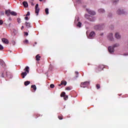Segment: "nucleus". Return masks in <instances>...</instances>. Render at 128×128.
I'll return each instance as SVG.
<instances>
[{
	"label": "nucleus",
	"mask_w": 128,
	"mask_h": 128,
	"mask_svg": "<svg viewBox=\"0 0 128 128\" xmlns=\"http://www.w3.org/2000/svg\"><path fill=\"white\" fill-rule=\"evenodd\" d=\"M4 13L3 12V13L2 14V15L4 16Z\"/></svg>",
	"instance_id": "51"
},
{
	"label": "nucleus",
	"mask_w": 128,
	"mask_h": 128,
	"mask_svg": "<svg viewBox=\"0 0 128 128\" xmlns=\"http://www.w3.org/2000/svg\"><path fill=\"white\" fill-rule=\"evenodd\" d=\"M8 20L11 21V20H12V18H10H10H8Z\"/></svg>",
	"instance_id": "47"
},
{
	"label": "nucleus",
	"mask_w": 128,
	"mask_h": 128,
	"mask_svg": "<svg viewBox=\"0 0 128 128\" xmlns=\"http://www.w3.org/2000/svg\"><path fill=\"white\" fill-rule=\"evenodd\" d=\"M107 38L108 40H110V42L114 41V34H112V33H108L107 35Z\"/></svg>",
	"instance_id": "7"
},
{
	"label": "nucleus",
	"mask_w": 128,
	"mask_h": 128,
	"mask_svg": "<svg viewBox=\"0 0 128 128\" xmlns=\"http://www.w3.org/2000/svg\"><path fill=\"white\" fill-rule=\"evenodd\" d=\"M34 44H38V43L36 42H35Z\"/></svg>",
	"instance_id": "54"
},
{
	"label": "nucleus",
	"mask_w": 128,
	"mask_h": 128,
	"mask_svg": "<svg viewBox=\"0 0 128 128\" xmlns=\"http://www.w3.org/2000/svg\"><path fill=\"white\" fill-rule=\"evenodd\" d=\"M75 74H78V72H75Z\"/></svg>",
	"instance_id": "46"
},
{
	"label": "nucleus",
	"mask_w": 128,
	"mask_h": 128,
	"mask_svg": "<svg viewBox=\"0 0 128 128\" xmlns=\"http://www.w3.org/2000/svg\"><path fill=\"white\" fill-rule=\"evenodd\" d=\"M85 18L87 20H88L90 22H94V20H96V18H94V17L92 16L87 14H85Z\"/></svg>",
	"instance_id": "6"
},
{
	"label": "nucleus",
	"mask_w": 128,
	"mask_h": 128,
	"mask_svg": "<svg viewBox=\"0 0 128 128\" xmlns=\"http://www.w3.org/2000/svg\"><path fill=\"white\" fill-rule=\"evenodd\" d=\"M0 65L2 66L4 68H6V64H4V62L2 60H0Z\"/></svg>",
	"instance_id": "13"
},
{
	"label": "nucleus",
	"mask_w": 128,
	"mask_h": 128,
	"mask_svg": "<svg viewBox=\"0 0 128 128\" xmlns=\"http://www.w3.org/2000/svg\"><path fill=\"white\" fill-rule=\"evenodd\" d=\"M31 4L32 6H34V4L32 2H31Z\"/></svg>",
	"instance_id": "44"
},
{
	"label": "nucleus",
	"mask_w": 128,
	"mask_h": 128,
	"mask_svg": "<svg viewBox=\"0 0 128 128\" xmlns=\"http://www.w3.org/2000/svg\"><path fill=\"white\" fill-rule=\"evenodd\" d=\"M115 38H116V40H120L122 36H120V34L118 32H116L115 34Z\"/></svg>",
	"instance_id": "11"
},
{
	"label": "nucleus",
	"mask_w": 128,
	"mask_h": 128,
	"mask_svg": "<svg viewBox=\"0 0 128 128\" xmlns=\"http://www.w3.org/2000/svg\"><path fill=\"white\" fill-rule=\"evenodd\" d=\"M104 32H102V33L100 34V36H104Z\"/></svg>",
	"instance_id": "39"
},
{
	"label": "nucleus",
	"mask_w": 128,
	"mask_h": 128,
	"mask_svg": "<svg viewBox=\"0 0 128 128\" xmlns=\"http://www.w3.org/2000/svg\"><path fill=\"white\" fill-rule=\"evenodd\" d=\"M40 2H42V0H39Z\"/></svg>",
	"instance_id": "53"
},
{
	"label": "nucleus",
	"mask_w": 128,
	"mask_h": 128,
	"mask_svg": "<svg viewBox=\"0 0 128 128\" xmlns=\"http://www.w3.org/2000/svg\"><path fill=\"white\" fill-rule=\"evenodd\" d=\"M68 96H66V97H64V100H68Z\"/></svg>",
	"instance_id": "34"
},
{
	"label": "nucleus",
	"mask_w": 128,
	"mask_h": 128,
	"mask_svg": "<svg viewBox=\"0 0 128 128\" xmlns=\"http://www.w3.org/2000/svg\"><path fill=\"white\" fill-rule=\"evenodd\" d=\"M76 26H78V28H82V22H78L76 24Z\"/></svg>",
	"instance_id": "21"
},
{
	"label": "nucleus",
	"mask_w": 128,
	"mask_h": 128,
	"mask_svg": "<svg viewBox=\"0 0 128 128\" xmlns=\"http://www.w3.org/2000/svg\"><path fill=\"white\" fill-rule=\"evenodd\" d=\"M5 14L7 16H10V14L11 16H17L18 14L16 12H10V10H6L5 12Z\"/></svg>",
	"instance_id": "4"
},
{
	"label": "nucleus",
	"mask_w": 128,
	"mask_h": 128,
	"mask_svg": "<svg viewBox=\"0 0 128 128\" xmlns=\"http://www.w3.org/2000/svg\"><path fill=\"white\" fill-rule=\"evenodd\" d=\"M96 88H97L98 90V88H100V84H98L96 85Z\"/></svg>",
	"instance_id": "36"
},
{
	"label": "nucleus",
	"mask_w": 128,
	"mask_h": 128,
	"mask_svg": "<svg viewBox=\"0 0 128 128\" xmlns=\"http://www.w3.org/2000/svg\"><path fill=\"white\" fill-rule=\"evenodd\" d=\"M72 87H70V86H68L66 88V90H72Z\"/></svg>",
	"instance_id": "29"
},
{
	"label": "nucleus",
	"mask_w": 128,
	"mask_h": 128,
	"mask_svg": "<svg viewBox=\"0 0 128 128\" xmlns=\"http://www.w3.org/2000/svg\"><path fill=\"white\" fill-rule=\"evenodd\" d=\"M26 26L28 28H32V26H30V22H26Z\"/></svg>",
	"instance_id": "18"
},
{
	"label": "nucleus",
	"mask_w": 128,
	"mask_h": 128,
	"mask_svg": "<svg viewBox=\"0 0 128 128\" xmlns=\"http://www.w3.org/2000/svg\"><path fill=\"white\" fill-rule=\"evenodd\" d=\"M17 20H18V24H20V18H18Z\"/></svg>",
	"instance_id": "31"
},
{
	"label": "nucleus",
	"mask_w": 128,
	"mask_h": 128,
	"mask_svg": "<svg viewBox=\"0 0 128 128\" xmlns=\"http://www.w3.org/2000/svg\"><path fill=\"white\" fill-rule=\"evenodd\" d=\"M4 48V46L0 44V50H2Z\"/></svg>",
	"instance_id": "37"
},
{
	"label": "nucleus",
	"mask_w": 128,
	"mask_h": 128,
	"mask_svg": "<svg viewBox=\"0 0 128 128\" xmlns=\"http://www.w3.org/2000/svg\"><path fill=\"white\" fill-rule=\"evenodd\" d=\"M36 58V60L38 61L40 60V54H37Z\"/></svg>",
	"instance_id": "20"
},
{
	"label": "nucleus",
	"mask_w": 128,
	"mask_h": 128,
	"mask_svg": "<svg viewBox=\"0 0 128 128\" xmlns=\"http://www.w3.org/2000/svg\"><path fill=\"white\" fill-rule=\"evenodd\" d=\"M31 88H34V92H36V85H32V86H31Z\"/></svg>",
	"instance_id": "23"
},
{
	"label": "nucleus",
	"mask_w": 128,
	"mask_h": 128,
	"mask_svg": "<svg viewBox=\"0 0 128 128\" xmlns=\"http://www.w3.org/2000/svg\"><path fill=\"white\" fill-rule=\"evenodd\" d=\"M86 10L89 14H90L91 16H96V12L94 11H92L90 9H86Z\"/></svg>",
	"instance_id": "9"
},
{
	"label": "nucleus",
	"mask_w": 128,
	"mask_h": 128,
	"mask_svg": "<svg viewBox=\"0 0 128 128\" xmlns=\"http://www.w3.org/2000/svg\"><path fill=\"white\" fill-rule=\"evenodd\" d=\"M12 78V76H10V78Z\"/></svg>",
	"instance_id": "50"
},
{
	"label": "nucleus",
	"mask_w": 128,
	"mask_h": 128,
	"mask_svg": "<svg viewBox=\"0 0 128 128\" xmlns=\"http://www.w3.org/2000/svg\"><path fill=\"white\" fill-rule=\"evenodd\" d=\"M2 42L4 44H8V39L5 38H2Z\"/></svg>",
	"instance_id": "15"
},
{
	"label": "nucleus",
	"mask_w": 128,
	"mask_h": 128,
	"mask_svg": "<svg viewBox=\"0 0 128 128\" xmlns=\"http://www.w3.org/2000/svg\"><path fill=\"white\" fill-rule=\"evenodd\" d=\"M96 36V33H94V32H92L89 35V38H94Z\"/></svg>",
	"instance_id": "12"
},
{
	"label": "nucleus",
	"mask_w": 128,
	"mask_h": 128,
	"mask_svg": "<svg viewBox=\"0 0 128 128\" xmlns=\"http://www.w3.org/2000/svg\"><path fill=\"white\" fill-rule=\"evenodd\" d=\"M90 84L89 82H82L80 84L81 88H86Z\"/></svg>",
	"instance_id": "8"
},
{
	"label": "nucleus",
	"mask_w": 128,
	"mask_h": 128,
	"mask_svg": "<svg viewBox=\"0 0 128 128\" xmlns=\"http://www.w3.org/2000/svg\"><path fill=\"white\" fill-rule=\"evenodd\" d=\"M124 56H128V54H124Z\"/></svg>",
	"instance_id": "49"
},
{
	"label": "nucleus",
	"mask_w": 128,
	"mask_h": 128,
	"mask_svg": "<svg viewBox=\"0 0 128 128\" xmlns=\"http://www.w3.org/2000/svg\"><path fill=\"white\" fill-rule=\"evenodd\" d=\"M50 88H54V84H51L50 85Z\"/></svg>",
	"instance_id": "30"
},
{
	"label": "nucleus",
	"mask_w": 128,
	"mask_h": 128,
	"mask_svg": "<svg viewBox=\"0 0 128 128\" xmlns=\"http://www.w3.org/2000/svg\"><path fill=\"white\" fill-rule=\"evenodd\" d=\"M62 86V84H59V86Z\"/></svg>",
	"instance_id": "52"
},
{
	"label": "nucleus",
	"mask_w": 128,
	"mask_h": 128,
	"mask_svg": "<svg viewBox=\"0 0 128 128\" xmlns=\"http://www.w3.org/2000/svg\"><path fill=\"white\" fill-rule=\"evenodd\" d=\"M98 12L100 14H104V12H106V10H104V8H100L98 10Z\"/></svg>",
	"instance_id": "14"
},
{
	"label": "nucleus",
	"mask_w": 128,
	"mask_h": 128,
	"mask_svg": "<svg viewBox=\"0 0 128 128\" xmlns=\"http://www.w3.org/2000/svg\"><path fill=\"white\" fill-rule=\"evenodd\" d=\"M24 26H22L21 28V30H24Z\"/></svg>",
	"instance_id": "43"
},
{
	"label": "nucleus",
	"mask_w": 128,
	"mask_h": 128,
	"mask_svg": "<svg viewBox=\"0 0 128 128\" xmlns=\"http://www.w3.org/2000/svg\"><path fill=\"white\" fill-rule=\"evenodd\" d=\"M12 43L13 44H16V42L14 41H12Z\"/></svg>",
	"instance_id": "42"
},
{
	"label": "nucleus",
	"mask_w": 128,
	"mask_h": 128,
	"mask_svg": "<svg viewBox=\"0 0 128 128\" xmlns=\"http://www.w3.org/2000/svg\"><path fill=\"white\" fill-rule=\"evenodd\" d=\"M2 78H4V74H2Z\"/></svg>",
	"instance_id": "45"
},
{
	"label": "nucleus",
	"mask_w": 128,
	"mask_h": 128,
	"mask_svg": "<svg viewBox=\"0 0 128 128\" xmlns=\"http://www.w3.org/2000/svg\"><path fill=\"white\" fill-rule=\"evenodd\" d=\"M45 12L46 14H48L49 12H48V8H46L45 9Z\"/></svg>",
	"instance_id": "25"
},
{
	"label": "nucleus",
	"mask_w": 128,
	"mask_h": 128,
	"mask_svg": "<svg viewBox=\"0 0 128 128\" xmlns=\"http://www.w3.org/2000/svg\"><path fill=\"white\" fill-rule=\"evenodd\" d=\"M24 36H28V32H24Z\"/></svg>",
	"instance_id": "35"
},
{
	"label": "nucleus",
	"mask_w": 128,
	"mask_h": 128,
	"mask_svg": "<svg viewBox=\"0 0 128 128\" xmlns=\"http://www.w3.org/2000/svg\"><path fill=\"white\" fill-rule=\"evenodd\" d=\"M76 2H77V4H81L82 3V0H77L76 1Z\"/></svg>",
	"instance_id": "28"
},
{
	"label": "nucleus",
	"mask_w": 128,
	"mask_h": 128,
	"mask_svg": "<svg viewBox=\"0 0 128 128\" xmlns=\"http://www.w3.org/2000/svg\"><path fill=\"white\" fill-rule=\"evenodd\" d=\"M25 20H28V16L25 17Z\"/></svg>",
	"instance_id": "40"
},
{
	"label": "nucleus",
	"mask_w": 128,
	"mask_h": 128,
	"mask_svg": "<svg viewBox=\"0 0 128 128\" xmlns=\"http://www.w3.org/2000/svg\"><path fill=\"white\" fill-rule=\"evenodd\" d=\"M12 26V24H9L8 26Z\"/></svg>",
	"instance_id": "48"
},
{
	"label": "nucleus",
	"mask_w": 128,
	"mask_h": 128,
	"mask_svg": "<svg viewBox=\"0 0 128 128\" xmlns=\"http://www.w3.org/2000/svg\"><path fill=\"white\" fill-rule=\"evenodd\" d=\"M66 96V92H62V93L60 96H61L62 97V96Z\"/></svg>",
	"instance_id": "27"
},
{
	"label": "nucleus",
	"mask_w": 128,
	"mask_h": 128,
	"mask_svg": "<svg viewBox=\"0 0 128 128\" xmlns=\"http://www.w3.org/2000/svg\"><path fill=\"white\" fill-rule=\"evenodd\" d=\"M120 46V44L116 43L113 45V46H109L108 48V52L110 54H112V52H114V48H118Z\"/></svg>",
	"instance_id": "1"
},
{
	"label": "nucleus",
	"mask_w": 128,
	"mask_h": 128,
	"mask_svg": "<svg viewBox=\"0 0 128 128\" xmlns=\"http://www.w3.org/2000/svg\"><path fill=\"white\" fill-rule=\"evenodd\" d=\"M22 4L25 8H28V4L26 1L22 2Z\"/></svg>",
	"instance_id": "16"
},
{
	"label": "nucleus",
	"mask_w": 128,
	"mask_h": 128,
	"mask_svg": "<svg viewBox=\"0 0 128 128\" xmlns=\"http://www.w3.org/2000/svg\"><path fill=\"white\" fill-rule=\"evenodd\" d=\"M24 42H26V43L28 42V40H26Z\"/></svg>",
	"instance_id": "41"
},
{
	"label": "nucleus",
	"mask_w": 128,
	"mask_h": 128,
	"mask_svg": "<svg viewBox=\"0 0 128 128\" xmlns=\"http://www.w3.org/2000/svg\"><path fill=\"white\" fill-rule=\"evenodd\" d=\"M60 84H62V85L64 84V86H66V82L62 80Z\"/></svg>",
	"instance_id": "24"
},
{
	"label": "nucleus",
	"mask_w": 128,
	"mask_h": 128,
	"mask_svg": "<svg viewBox=\"0 0 128 128\" xmlns=\"http://www.w3.org/2000/svg\"><path fill=\"white\" fill-rule=\"evenodd\" d=\"M4 24L2 20H0V26H2Z\"/></svg>",
	"instance_id": "33"
},
{
	"label": "nucleus",
	"mask_w": 128,
	"mask_h": 128,
	"mask_svg": "<svg viewBox=\"0 0 128 128\" xmlns=\"http://www.w3.org/2000/svg\"><path fill=\"white\" fill-rule=\"evenodd\" d=\"M94 28L96 30H102L104 28V24H100L99 25H96L94 26Z\"/></svg>",
	"instance_id": "3"
},
{
	"label": "nucleus",
	"mask_w": 128,
	"mask_h": 128,
	"mask_svg": "<svg viewBox=\"0 0 128 128\" xmlns=\"http://www.w3.org/2000/svg\"><path fill=\"white\" fill-rule=\"evenodd\" d=\"M76 78H78V76H76Z\"/></svg>",
	"instance_id": "55"
},
{
	"label": "nucleus",
	"mask_w": 128,
	"mask_h": 128,
	"mask_svg": "<svg viewBox=\"0 0 128 128\" xmlns=\"http://www.w3.org/2000/svg\"><path fill=\"white\" fill-rule=\"evenodd\" d=\"M35 12L36 14V16H38V12H40V8H38V4H36L35 6Z\"/></svg>",
	"instance_id": "10"
},
{
	"label": "nucleus",
	"mask_w": 128,
	"mask_h": 128,
	"mask_svg": "<svg viewBox=\"0 0 128 128\" xmlns=\"http://www.w3.org/2000/svg\"><path fill=\"white\" fill-rule=\"evenodd\" d=\"M33 46H34V44L33 45Z\"/></svg>",
	"instance_id": "56"
},
{
	"label": "nucleus",
	"mask_w": 128,
	"mask_h": 128,
	"mask_svg": "<svg viewBox=\"0 0 128 128\" xmlns=\"http://www.w3.org/2000/svg\"><path fill=\"white\" fill-rule=\"evenodd\" d=\"M24 70L25 72H22L21 74V76L22 78H24L26 76V74H28L30 72V67H28V66H26V68Z\"/></svg>",
	"instance_id": "2"
},
{
	"label": "nucleus",
	"mask_w": 128,
	"mask_h": 128,
	"mask_svg": "<svg viewBox=\"0 0 128 128\" xmlns=\"http://www.w3.org/2000/svg\"><path fill=\"white\" fill-rule=\"evenodd\" d=\"M58 118H59V120H62V116H58Z\"/></svg>",
	"instance_id": "38"
},
{
	"label": "nucleus",
	"mask_w": 128,
	"mask_h": 128,
	"mask_svg": "<svg viewBox=\"0 0 128 128\" xmlns=\"http://www.w3.org/2000/svg\"><path fill=\"white\" fill-rule=\"evenodd\" d=\"M80 20V18L78 17H76L75 22H78Z\"/></svg>",
	"instance_id": "26"
},
{
	"label": "nucleus",
	"mask_w": 128,
	"mask_h": 128,
	"mask_svg": "<svg viewBox=\"0 0 128 128\" xmlns=\"http://www.w3.org/2000/svg\"><path fill=\"white\" fill-rule=\"evenodd\" d=\"M117 14H126L127 12L122 8H118L116 10Z\"/></svg>",
	"instance_id": "5"
},
{
	"label": "nucleus",
	"mask_w": 128,
	"mask_h": 128,
	"mask_svg": "<svg viewBox=\"0 0 128 128\" xmlns=\"http://www.w3.org/2000/svg\"><path fill=\"white\" fill-rule=\"evenodd\" d=\"M32 0L34 1V0Z\"/></svg>",
	"instance_id": "57"
},
{
	"label": "nucleus",
	"mask_w": 128,
	"mask_h": 128,
	"mask_svg": "<svg viewBox=\"0 0 128 128\" xmlns=\"http://www.w3.org/2000/svg\"><path fill=\"white\" fill-rule=\"evenodd\" d=\"M30 16V12H27V14H26V16Z\"/></svg>",
	"instance_id": "32"
},
{
	"label": "nucleus",
	"mask_w": 128,
	"mask_h": 128,
	"mask_svg": "<svg viewBox=\"0 0 128 128\" xmlns=\"http://www.w3.org/2000/svg\"><path fill=\"white\" fill-rule=\"evenodd\" d=\"M30 84V81H26L24 82V86H28Z\"/></svg>",
	"instance_id": "22"
},
{
	"label": "nucleus",
	"mask_w": 128,
	"mask_h": 128,
	"mask_svg": "<svg viewBox=\"0 0 128 128\" xmlns=\"http://www.w3.org/2000/svg\"><path fill=\"white\" fill-rule=\"evenodd\" d=\"M120 0H112V2L114 4H118V2Z\"/></svg>",
	"instance_id": "17"
},
{
	"label": "nucleus",
	"mask_w": 128,
	"mask_h": 128,
	"mask_svg": "<svg viewBox=\"0 0 128 128\" xmlns=\"http://www.w3.org/2000/svg\"><path fill=\"white\" fill-rule=\"evenodd\" d=\"M104 68V65L99 66L98 70H102Z\"/></svg>",
	"instance_id": "19"
}]
</instances>
